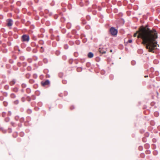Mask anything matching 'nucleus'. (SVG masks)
Returning <instances> with one entry per match:
<instances>
[{"label":"nucleus","instance_id":"bb28decb","mask_svg":"<svg viewBox=\"0 0 160 160\" xmlns=\"http://www.w3.org/2000/svg\"><path fill=\"white\" fill-rule=\"evenodd\" d=\"M3 103L5 106H6L7 105V104L6 102H4Z\"/></svg>","mask_w":160,"mask_h":160},{"label":"nucleus","instance_id":"aec40b11","mask_svg":"<svg viewBox=\"0 0 160 160\" xmlns=\"http://www.w3.org/2000/svg\"><path fill=\"white\" fill-rule=\"evenodd\" d=\"M27 91L28 93H30V90L29 88H27Z\"/></svg>","mask_w":160,"mask_h":160},{"label":"nucleus","instance_id":"2f4dec72","mask_svg":"<svg viewBox=\"0 0 160 160\" xmlns=\"http://www.w3.org/2000/svg\"><path fill=\"white\" fill-rule=\"evenodd\" d=\"M24 85L22 84V87H23V86Z\"/></svg>","mask_w":160,"mask_h":160},{"label":"nucleus","instance_id":"ddd939ff","mask_svg":"<svg viewBox=\"0 0 160 160\" xmlns=\"http://www.w3.org/2000/svg\"><path fill=\"white\" fill-rule=\"evenodd\" d=\"M15 119L16 121L18 120H19V117L18 116H15Z\"/></svg>","mask_w":160,"mask_h":160},{"label":"nucleus","instance_id":"f8f14e48","mask_svg":"<svg viewBox=\"0 0 160 160\" xmlns=\"http://www.w3.org/2000/svg\"><path fill=\"white\" fill-rule=\"evenodd\" d=\"M13 90L14 92H17L18 90V88H13Z\"/></svg>","mask_w":160,"mask_h":160},{"label":"nucleus","instance_id":"20e7f679","mask_svg":"<svg viewBox=\"0 0 160 160\" xmlns=\"http://www.w3.org/2000/svg\"><path fill=\"white\" fill-rule=\"evenodd\" d=\"M106 51L107 50L105 48H99V52L101 53H106Z\"/></svg>","mask_w":160,"mask_h":160},{"label":"nucleus","instance_id":"6e6552de","mask_svg":"<svg viewBox=\"0 0 160 160\" xmlns=\"http://www.w3.org/2000/svg\"><path fill=\"white\" fill-rule=\"evenodd\" d=\"M15 81L14 80H13L10 82V84L11 86L15 84Z\"/></svg>","mask_w":160,"mask_h":160},{"label":"nucleus","instance_id":"dca6fc26","mask_svg":"<svg viewBox=\"0 0 160 160\" xmlns=\"http://www.w3.org/2000/svg\"><path fill=\"white\" fill-rule=\"evenodd\" d=\"M24 121V118H21L20 119V122H23Z\"/></svg>","mask_w":160,"mask_h":160},{"label":"nucleus","instance_id":"1a4fd4ad","mask_svg":"<svg viewBox=\"0 0 160 160\" xmlns=\"http://www.w3.org/2000/svg\"><path fill=\"white\" fill-rule=\"evenodd\" d=\"M63 74L62 72H60L58 74V76L59 77L61 78H62L63 76Z\"/></svg>","mask_w":160,"mask_h":160},{"label":"nucleus","instance_id":"b1692460","mask_svg":"<svg viewBox=\"0 0 160 160\" xmlns=\"http://www.w3.org/2000/svg\"><path fill=\"white\" fill-rule=\"evenodd\" d=\"M128 42L130 43L132 42V41L131 39H129L128 40Z\"/></svg>","mask_w":160,"mask_h":160},{"label":"nucleus","instance_id":"c756f323","mask_svg":"<svg viewBox=\"0 0 160 160\" xmlns=\"http://www.w3.org/2000/svg\"><path fill=\"white\" fill-rule=\"evenodd\" d=\"M148 77V75H145V76H144V77H145V78H147V77Z\"/></svg>","mask_w":160,"mask_h":160},{"label":"nucleus","instance_id":"7c9ffc66","mask_svg":"<svg viewBox=\"0 0 160 160\" xmlns=\"http://www.w3.org/2000/svg\"><path fill=\"white\" fill-rule=\"evenodd\" d=\"M110 51V52H112V50H111Z\"/></svg>","mask_w":160,"mask_h":160},{"label":"nucleus","instance_id":"f257e3e1","mask_svg":"<svg viewBox=\"0 0 160 160\" xmlns=\"http://www.w3.org/2000/svg\"><path fill=\"white\" fill-rule=\"evenodd\" d=\"M138 33L137 37L142 40V44L146 45V48L149 52H153L157 44L156 40L158 38L157 31L154 29L150 30L147 26H142L138 31L134 34L133 36L136 37Z\"/></svg>","mask_w":160,"mask_h":160},{"label":"nucleus","instance_id":"f03ea898","mask_svg":"<svg viewBox=\"0 0 160 160\" xmlns=\"http://www.w3.org/2000/svg\"><path fill=\"white\" fill-rule=\"evenodd\" d=\"M110 32L112 36H116L118 33V30L114 27H111L110 29Z\"/></svg>","mask_w":160,"mask_h":160},{"label":"nucleus","instance_id":"0eeeda50","mask_svg":"<svg viewBox=\"0 0 160 160\" xmlns=\"http://www.w3.org/2000/svg\"><path fill=\"white\" fill-rule=\"evenodd\" d=\"M88 56L89 58H91L93 57V54L92 52H89L88 53Z\"/></svg>","mask_w":160,"mask_h":160},{"label":"nucleus","instance_id":"9b49d317","mask_svg":"<svg viewBox=\"0 0 160 160\" xmlns=\"http://www.w3.org/2000/svg\"><path fill=\"white\" fill-rule=\"evenodd\" d=\"M10 120V118H8V117H7V118H6L5 119V120L6 122H8Z\"/></svg>","mask_w":160,"mask_h":160},{"label":"nucleus","instance_id":"9d476101","mask_svg":"<svg viewBox=\"0 0 160 160\" xmlns=\"http://www.w3.org/2000/svg\"><path fill=\"white\" fill-rule=\"evenodd\" d=\"M11 97L12 98H15L16 97V96L14 94L12 93L11 95Z\"/></svg>","mask_w":160,"mask_h":160},{"label":"nucleus","instance_id":"412c9836","mask_svg":"<svg viewBox=\"0 0 160 160\" xmlns=\"http://www.w3.org/2000/svg\"><path fill=\"white\" fill-rule=\"evenodd\" d=\"M62 82V83L64 84H66L67 83V81L65 80H63Z\"/></svg>","mask_w":160,"mask_h":160},{"label":"nucleus","instance_id":"f3484780","mask_svg":"<svg viewBox=\"0 0 160 160\" xmlns=\"http://www.w3.org/2000/svg\"><path fill=\"white\" fill-rule=\"evenodd\" d=\"M20 59L22 60H23L24 59V58L23 56H21L20 57Z\"/></svg>","mask_w":160,"mask_h":160},{"label":"nucleus","instance_id":"72a5a7b5","mask_svg":"<svg viewBox=\"0 0 160 160\" xmlns=\"http://www.w3.org/2000/svg\"><path fill=\"white\" fill-rule=\"evenodd\" d=\"M22 134H23V133H21V134H20L21 135Z\"/></svg>","mask_w":160,"mask_h":160},{"label":"nucleus","instance_id":"2eb2a0df","mask_svg":"<svg viewBox=\"0 0 160 160\" xmlns=\"http://www.w3.org/2000/svg\"><path fill=\"white\" fill-rule=\"evenodd\" d=\"M19 101L18 100H17L16 101H15L14 102V103L16 104H17L18 103Z\"/></svg>","mask_w":160,"mask_h":160},{"label":"nucleus","instance_id":"a878e982","mask_svg":"<svg viewBox=\"0 0 160 160\" xmlns=\"http://www.w3.org/2000/svg\"><path fill=\"white\" fill-rule=\"evenodd\" d=\"M155 115L158 116V113L157 112H155L154 113Z\"/></svg>","mask_w":160,"mask_h":160},{"label":"nucleus","instance_id":"423d86ee","mask_svg":"<svg viewBox=\"0 0 160 160\" xmlns=\"http://www.w3.org/2000/svg\"><path fill=\"white\" fill-rule=\"evenodd\" d=\"M12 21L11 19H9L8 21L7 25L8 26H11L12 25Z\"/></svg>","mask_w":160,"mask_h":160},{"label":"nucleus","instance_id":"4be33fe9","mask_svg":"<svg viewBox=\"0 0 160 160\" xmlns=\"http://www.w3.org/2000/svg\"><path fill=\"white\" fill-rule=\"evenodd\" d=\"M70 108L71 110H72L74 108V107L73 106H71Z\"/></svg>","mask_w":160,"mask_h":160},{"label":"nucleus","instance_id":"c85d7f7f","mask_svg":"<svg viewBox=\"0 0 160 160\" xmlns=\"http://www.w3.org/2000/svg\"><path fill=\"white\" fill-rule=\"evenodd\" d=\"M9 115H11V112H10V111H9Z\"/></svg>","mask_w":160,"mask_h":160},{"label":"nucleus","instance_id":"a211bd4d","mask_svg":"<svg viewBox=\"0 0 160 160\" xmlns=\"http://www.w3.org/2000/svg\"><path fill=\"white\" fill-rule=\"evenodd\" d=\"M32 110L30 109H28L27 111V112L28 113H30L32 112Z\"/></svg>","mask_w":160,"mask_h":160},{"label":"nucleus","instance_id":"7ed1b4c3","mask_svg":"<svg viewBox=\"0 0 160 160\" xmlns=\"http://www.w3.org/2000/svg\"><path fill=\"white\" fill-rule=\"evenodd\" d=\"M29 39V36L27 35H23L22 37V40L23 42H28Z\"/></svg>","mask_w":160,"mask_h":160},{"label":"nucleus","instance_id":"473e14b6","mask_svg":"<svg viewBox=\"0 0 160 160\" xmlns=\"http://www.w3.org/2000/svg\"><path fill=\"white\" fill-rule=\"evenodd\" d=\"M65 46H67V45H66V46H65Z\"/></svg>","mask_w":160,"mask_h":160},{"label":"nucleus","instance_id":"5701e85b","mask_svg":"<svg viewBox=\"0 0 160 160\" xmlns=\"http://www.w3.org/2000/svg\"><path fill=\"white\" fill-rule=\"evenodd\" d=\"M131 63L132 65H134L135 63V62L134 61H132Z\"/></svg>","mask_w":160,"mask_h":160},{"label":"nucleus","instance_id":"6ab92c4d","mask_svg":"<svg viewBox=\"0 0 160 160\" xmlns=\"http://www.w3.org/2000/svg\"><path fill=\"white\" fill-rule=\"evenodd\" d=\"M11 124L12 126H14V127L15 126V123L14 122H11Z\"/></svg>","mask_w":160,"mask_h":160},{"label":"nucleus","instance_id":"4468645a","mask_svg":"<svg viewBox=\"0 0 160 160\" xmlns=\"http://www.w3.org/2000/svg\"><path fill=\"white\" fill-rule=\"evenodd\" d=\"M6 114V113L5 112H3L2 113V116L3 117H4L5 116Z\"/></svg>","mask_w":160,"mask_h":160},{"label":"nucleus","instance_id":"39448f33","mask_svg":"<svg viewBox=\"0 0 160 160\" xmlns=\"http://www.w3.org/2000/svg\"><path fill=\"white\" fill-rule=\"evenodd\" d=\"M49 84H50L49 81L48 80H46L44 82H42V84L43 86H45L46 85H49Z\"/></svg>","mask_w":160,"mask_h":160},{"label":"nucleus","instance_id":"393cba45","mask_svg":"<svg viewBox=\"0 0 160 160\" xmlns=\"http://www.w3.org/2000/svg\"><path fill=\"white\" fill-rule=\"evenodd\" d=\"M81 69V68H77V70L78 72H79L80 71Z\"/></svg>","mask_w":160,"mask_h":160},{"label":"nucleus","instance_id":"cd10ccee","mask_svg":"<svg viewBox=\"0 0 160 160\" xmlns=\"http://www.w3.org/2000/svg\"><path fill=\"white\" fill-rule=\"evenodd\" d=\"M41 49H42V52H43V47H42L41 48Z\"/></svg>","mask_w":160,"mask_h":160}]
</instances>
